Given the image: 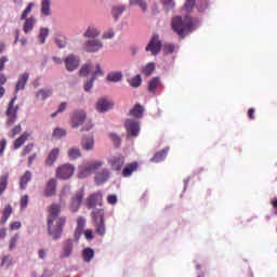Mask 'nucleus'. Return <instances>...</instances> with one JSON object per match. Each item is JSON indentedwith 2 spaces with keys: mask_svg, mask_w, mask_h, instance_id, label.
Listing matches in <instances>:
<instances>
[{
  "mask_svg": "<svg viewBox=\"0 0 277 277\" xmlns=\"http://www.w3.org/2000/svg\"><path fill=\"white\" fill-rule=\"evenodd\" d=\"M129 116H132V118H142L144 116V106L141 104H136L130 111Z\"/></svg>",
  "mask_w": 277,
  "mask_h": 277,
  "instance_id": "obj_29",
  "label": "nucleus"
},
{
  "mask_svg": "<svg viewBox=\"0 0 277 277\" xmlns=\"http://www.w3.org/2000/svg\"><path fill=\"white\" fill-rule=\"evenodd\" d=\"M167 10H172L174 8V0H161Z\"/></svg>",
  "mask_w": 277,
  "mask_h": 277,
  "instance_id": "obj_59",
  "label": "nucleus"
},
{
  "mask_svg": "<svg viewBox=\"0 0 277 277\" xmlns=\"http://www.w3.org/2000/svg\"><path fill=\"white\" fill-rule=\"evenodd\" d=\"M82 234L84 235L87 241H92V239H94V233L92 232V229L83 230Z\"/></svg>",
  "mask_w": 277,
  "mask_h": 277,
  "instance_id": "obj_56",
  "label": "nucleus"
},
{
  "mask_svg": "<svg viewBox=\"0 0 277 277\" xmlns=\"http://www.w3.org/2000/svg\"><path fill=\"white\" fill-rule=\"evenodd\" d=\"M194 5H196V1L186 0V2L184 4V10H186V12H192V10H194Z\"/></svg>",
  "mask_w": 277,
  "mask_h": 277,
  "instance_id": "obj_50",
  "label": "nucleus"
},
{
  "mask_svg": "<svg viewBox=\"0 0 277 277\" xmlns=\"http://www.w3.org/2000/svg\"><path fill=\"white\" fill-rule=\"evenodd\" d=\"M171 27L180 38H185L189 31H192V27H194V21L192 17L186 16L184 19L181 16H175L172 18Z\"/></svg>",
  "mask_w": 277,
  "mask_h": 277,
  "instance_id": "obj_2",
  "label": "nucleus"
},
{
  "mask_svg": "<svg viewBox=\"0 0 277 277\" xmlns=\"http://www.w3.org/2000/svg\"><path fill=\"white\" fill-rule=\"evenodd\" d=\"M55 42L60 49H64L66 47V37L64 36H57L55 38Z\"/></svg>",
  "mask_w": 277,
  "mask_h": 277,
  "instance_id": "obj_48",
  "label": "nucleus"
},
{
  "mask_svg": "<svg viewBox=\"0 0 277 277\" xmlns=\"http://www.w3.org/2000/svg\"><path fill=\"white\" fill-rule=\"evenodd\" d=\"M8 189V176L3 175L0 177V196Z\"/></svg>",
  "mask_w": 277,
  "mask_h": 277,
  "instance_id": "obj_45",
  "label": "nucleus"
},
{
  "mask_svg": "<svg viewBox=\"0 0 277 277\" xmlns=\"http://www.w3.org/2000/svg\"><path fill=\"white\" fill-rule=\"evenodd\" d=\"M168 150H170V148H164L156 153L150 159L151 163H160V161H164L166 157H168Z\"/></svg>",
  "mask_w": 277,
  "mask_h": 277,
  "instance_id": "obj_25",
  "label": "nucleus"
},
{
  "mask_svg": "<svg viewBox=\"0 0 277 277\" xmlns=\"http://www.w3.org/2000/svg\"><path fill=\"white\" fill-rule=\"evenodd\" d=\"M127 11V6L123 4H116L111 8V15L115 18V21H118L120 16H122V13Z\"/></svg>",
  "mask_w": 277,
  "mask_h": 277,
  "instance_id": "obj_24",
  "label": "nucleus"
},
{
  "mask_svg": "<svg viewBox=\"0 0 277 277\" xmlns=\"http://www.w3.org/2000/svg\"><path fill=\"white\" fill-rule=\"evenodd\" d=\"M21 228V221H15L10 224V230H18Z\"/></svg>",
  "mask_w": 277,
  "mask_h": 277,
  "instance_id": "obj_61",
  "label": "nucleus"
},
{
  "mask_svg": "<svg viewBox=\"0 0 277 277\" xmlns=\"http://www.w3.org/2000/svg\"><path fill=\"white\" fill-rule=\"evenodd\" d=\"M114 36H116V32H114V29H109L103 34L102 38L104 40H111V38H114Z\"/></svg>",
  "mask_w": 277,
  "mask_h": 277,
  "instance_id": "obj_53",
  "label": "nucleus"
},
{
  "mask_svg": "<svg viewBox=\"0 0 277 277\" xmlns=\"http://www.w3.org/2000/svg\"><path fill=\"white\" fill-rule=\"evenodd\" d=\"M48 37H49V28H41L39 34V40L42 44L47 42Z\"/></svg>",
  "mask_w": 277,
  "mask_h": 277,
  "instance_id": "obj_44",
  "label": "nucleus"
},
{
  "mask_svg": "<svg viewBox=\"0 0 277 277\" xmlns=\"http://www.w3.org/2000/svg\"><path fill=\"white\" fill-rule=\"evenodd\" d=\"M64 135H66V130L64 129H60V128H56L53 132V137H64Z\"/></svg>",
  "mask_w": 277,
  "mask_h": 277,
  "instance_id": "obj_51",
  "label": "nucleus"
},
{
  "mask_svg": "<svg viewBox=\"0 0 277 277\" xmlns=\"http://www.w3.org/2000/svg\"><path fill=\"white\" fill-rule=\"evenodd\" d=\"M67 155H68L69 159H71V160L79 159V157H81V149H79L77 147H71V148H69Z\"/></svg>",
  "mask_w": 277,
  "mask_h": 277,
  "instance_id": "obj_38",
  "label": "nucleus"
},
{
  "mask_svg": "<svg viewBox=\"0 0 277 277\" xmlns=\"http://www.w3.org/2000/svg\"><path fill=\"white\" fill-rule=\"evenodd\" d=\"M31 171H26L21 177H19V189H27V183L31 181Z\"/></svg>",
  "mask_w": 277,
  "mask_h": 277,
  "instance_id": "obj_28",
  "label": "nucleus"
},
{
  "mask_svg": "<svg viewBox=\"0 0 277 277\" xmlns=\"http://www.w3.org/2000/svg\"><path fill=\"white\" fill-rule=\"evenodd\" d=\"M83 36L84 38H98V36H101V30L95 26H89Z\"/></svg>",
  "mask_w": 277,
  "mask_h": 277,
  "instance_id": "obj_30",
  "label": "nucleus"
},
{
  "mask_svg": "<svg viewBox=\"0 0 277 277\" xmlns=\"http://www.w3.org/2000/svg\"><path fill=\"white\" fill-rule=\"evenodd\" d=\"M83 189H80L71 197L69 209L72 213H77V211H79V207H81V202L83 201Z\"/></svg>",
  "mask_w": 277,
  "mask_h": 277,
  "instance_id": "obj_9",
  "label": "nucleus"
},
{
  "mask_svg": "<svg viewBox=\"0 0 277 277\" xmlns=\"http://www.w3.org/2000/svg\"><path fill=\"white\" fill-rule=\"evenodd\" d=\"M102 166L103 161L101 160L80 166L78 169V179H85L87 176H90L92 172H96V170H98V168H102Z\"/></svg>",
  "mask_w": 277,
  "mask_h": 277,
  "instance_id": "obj_4",
  "label": "nucleus"
},
{
  "mask_svg": "<svg viewBox=\"0 0 277 277\" xmlns=\"http://www.w3.org/2000/svg\"><path fill=\"white\" fill-rule=\"evenodd\" d=\"M56 188H57V181H55V179H50L44 189V196L47 198H50L51 196H55Z\"/></svg>",
  "mask_w": 277,
  "mask_h": 277,
  "instance_id": "obj_20",
  "label": "nucleus"
},
{
  "mask_svg": "<svg viewBox=\"0 0 277 277\" xmlns=\"http://www.w3.org/2000/svg\"><path fill=\"white\" fill-rule=\"evenodd\" d=\"M8 62H9L8 56L0 57V72H3V70H5V64H8Z\"/></svg>",
  "mask_w": 277,
  "mask_h": 277,
  "instance_id": "obj_57",
  "label": "nucleus"
},
{
  "mask_svg": "<svg viewBox=\"0 0 277 277\" xmlns=\"http://www.w3.org/2000/svg\"><path fill=\"white\" fill-rule=\"evenodd\" d=\"M16 96H14L10 102L9 106L6 109V116H8V121L6 124L12 126L14 122H16V114H18V106L14 107V103H16Z\"/></svg>",
  "mask_w": 277,
  "mask_h": 277,
  "instance_id": "obj_8",
  "label": "nucleus"
},
{
  "mask_svg": "<svg viewBox=\"0 0 277 277\" xmlns=\"http://www.w3.org/2000/svg\"><path fill=\"white\" fill-rule=\"evenodd\" d=\"M82 259L84 263H90L94 259V250L92 248H85L82 251Z\"/></svg>",
  "mask_w": 277,
  "mask_h": 277,
  "instance_id": "obj_35",
  "label": "nucleus"
},
{
  "mask_svg": "<svg viewBox=\"0 0 277 277\" xmlns=\"http://www.w3.org/2000/svg\"><path fill=\"white\" fill-rule=\"evenodd\" d=\"M174 49H176L174 43H164L163 44L164 55H172V53H174Z\"/></svg>",
  "mask_w": 277,
  "mask_h": 277,
  "instance_id": "obj_42",
  "label": "nucleus"
},
{
  "mask_svg": "<svg viewBox=\"0 0 277 277\" xmlns=\"http://www.w3.org/2000/svg\"><path fill=\"white\" fill-rule=\"evenodd\" d=\"M108 166H110L111 170H115L116 172H122V168L124 167V156H113L108 160Z\"/></svg>",
  "mask_w": 277,
  "mask_h": 277,
  "instance_id": "obj_11",
  "label": "nucleus"
},
{
  "mask_svg": "<svg viewBox=\"0 0 277 277\" xmlns=\"http://www.w3.org/2000/svg\"><path fill=\"white\" fill-rule=\"evenodd\" d=\"M107 202L108 205H116V202H118V197L116 195H108Z\"/></svg>",
  "mask_w": 277,
  "mask_h": 277,
  "instance_id": "obj_60",
  "label": "nucleus"
},
{
  "mask_svg": "<svg viewBox=\"0 0 277 277\" xmlns=\"http://www.w3.org/2000/svg\"><path fill=\"white\" fill-rule=\"evenodd\" d=\"M103 48V41L98 39L88 40L84 47L87 53H96Z\"/></svg>",
  "mask_w": 277,
  "mask_h": 277,
  "instance_id": "obj_12",
  "label": "nucleus"
},
{
  "mask_svg": "<svg viewBox=\"0 0 277 277\" xmlns=\"http://www.w3.org/2000/svg\"><path fill=\"white\" fill-rule=\"evenodd\" d=\"M110 140L114 142V145L115 146H120V144H121V140L119 138V136L118 135H116V134H110Z\"/></svg>",
  "mask_w": 277,
  "mask_h": 277,
  "instance_id": "obj_58",
  "label": "nucleus"
},
{
  "mask_svg": "<svg viewBox=\"0 0 277 277\" xmlns=\"http://www.w3.org/2000/svg\"><path fill=\"white\" fill-rule=\"evenodd\" d=\"M209 8V1L208 0H198L197 1V9L199 12H205Z\"/></svg>",
  "mask_w": 277,
  "mask_h": 277,
  "instance_id": "obj_46",
  "label": "nucleus"
},
{
  "mask_svg": "<svg viewBox=\"0 0 277 277\" xmlns=\"http://www.w3.org/2000/svg\"><path fill=\"white\" fill-rule=\"evenodd\" d=\"M124 128L128 138L137 137V135H140V121L135 119H126Z\"/></svg>",
  "mask_w": 277,
  "mask_h": 277,
  "instance_id": "obj_6",
  "label": "nucleus"
},
{
  "mask_svg": "<svg viewBox=\"0 0 277 277\" xmlns=\"http://www.w3.org/2000/svg\"><path fill=\"white\" fill-rule=\"evenodd\" d=\"M85 229V217L78 216L77 217V226L75 230V239H81V236L83 235V230Z\"/></svg>",
  "mask_w": 277,
  "mask_h": 277,
  "instance_id": "obj_19",
  "label": "nucleus"
},
{
  "mask_svg": "<svg viewBox=\"0 0 277 277\" xmlns=\"http://www.w3.org/2000/svg\"><path fill=\"white\" fill-rule=\"evenodd\" d=\"M107 81H113L118 83V81H122V72L116 71L107 75Z\"/></svg>",
  "mask_w": 277,
  "mask_h": 277,
  "instance_id": "obj_36",
  "label": "nucleus"
},
{
  "mask_svg": "<svg viewBox=\"0 0 277 277\" xmlns=\"http://www.w3.org/2000/svg\"><path fill=\"white\" fill-rule=\"evenodd\" d=\"M12 213H13L12 206L11 205L5 206V208L2 211V217L0 220V224L1 225L6 224L8 220H10V215H12Z\"/></svg>",
  "mask_w": 277,
  "mask_h": 277,
  "instance_id": "obj_31",
  "label": "nucleus"
},
{
  "mask_svg": "<svg viewBox=\"0 0 277 277\" xmlns=\"http://www.w3.org/2000/svg\"><path fill=\"white\" fill-rule=\"evenodd\" d=\"M96 205L103 207V193L101 192L91 194L87 199L88 209H94Z\"/></svg>",
  "mask_w": 277,
  "mask_h": 277,
  "instance_id": "obj_10",
  "label": "nucleus"
},
{
  "mask_svg": "<svg viewBox=\"0 0 277 277\" xmlns=\"http://www.w3.org/2000/svg\"><path fill=\"white\" fill-rule=\"evenodd\" d=\"M91 68H92V64H90V63L82 66L80 69V76L88 77V75H90Z\"/></svg>",
  "mask_w": 277,
  "mask_h": 277,
  "instance_id": "obj_47",
  "label": "nucleus"
},
{
  "mask_svg": "<svg viewBox=\"0 0 277 277\" xmlns=\"http://www.w3.org/2000/svg\"><path fill=\"white\" fill-rule=\"evenodd\" d=\"M27 205H29V196L28 195H24L21 198V207H22V209H27Z\"/></svg>",
  "mask_w": 277,
  "mask_h": 277,
  "instance_id": "obj_55",
  "label": "nucleus"
},
{
  "mask_svg": "<svg viewBox=\"0 0 277 277\" xmlns=\"http://www.w3.org/2000/svg\"><path fill=\"white\" fill-rule=\"evenodd\" d=\"M105 72H103V69H101V65H96L95 71L93 72V76L90 80H88L84 84V91L90 92L94 85V81L96 80V77H103Z\"/></svg>",
  "mask_w": 277,
  "mask_h": 277,
  "instance_id": "obj_13",
  "label": "nucleus"
},
{
  "mask_svg": "<svg viewBox=\"0 0 277 277\" xmlns=\"http://www.w3.org/2000/svg\"><path fill=\"white\" fill-rule=\"evenodd\" d=\"M74 243L72 240L68 239L63 243V253L61 255L62 259H68L70 254H72Z\"/></svg>",
  "mask_w": 277,
  "mask_h": 277,
  "instance_id": "obj_22",
  "label": "nucleus"
},
{
  "mask_svg": "<svg viewBox=\"0 0 277 277\" xmlns=\"http://www.w3.org/2000/svg\"><path fill=\"white\" fill-rule=\"evenodd\" d=\"M27 81H29V74L27 72L22 74L17 80L15 92H18L19 90H25V87L27 85Z\"/></svg>",
  "mask_w": 277,
  "mask_h": 277,
  "instance_id": "obj_23",
  "label": "nucleus"
},
{
  "mask_svg": "<svg viewBox=\"0 0 277 277\" xmlns=\"http://www.w3.org/2000/svg\"><path fill=\"white\" fill-rule=\"evenodd\" d=\"M93 226L95 228V235L100 237H105V233H107V227L105 226V210L95 209L91 213Z\"/></svg>",
  "mask_w": 277,
  "mask_h": 277,
  "instance_id": "obj_3",
  "label": "nucleus"
},
{
  "mask_svg": "<svg viewBox=\"0 0 277 277\" xmlns=\"http://www.w3.org/2000/svg\"><path fill=\"white\" fill-rule=\"evenodd\" d=\"M17 242H18V235H14L10 240L9 250H14V248H16Z\"/></svg>",
  "mask_w": 277,
  "mask_h": 277,
  "instance_id": "obj_52",
  "label": "nucleus"
},
{
  "mask_svg": "<svg viewBox=\"0 0 277 277\" xmlns=\"http://www.w3.org/2000/svg\"><path fill=\"white\" fill-rule=\"evenodd\" d=\"M254 108H249L248 116L250 120H254Z\"/></svg>",
  "mask_w": 277,
  "mask_h": 277,
  "instance_id": "obj_64",
  "label": "nucleus"
},
{
  "mask_svg": "<svg viewBox=\"0 0 277 277\" xmlns=\"http://www.w3.org/2000/svg\"><path fill=\"white\" fill-rule=\"evenodd\" d=\"M10 265H12V256H10V255H4L3 258H2V262H1V266L2 267H10Z\"/></svg>",
  "mask_w": 277,
  "mask_h": 277,
  "instance_id": "obj_49",
  "label": "nucleus"
},
{
  "mask_svg": "<svg viewBox=\"0 0 277 277\" xmlns=\"http://www.w3.org/2000/svg\"><path fill=\"white\" fill-rule=\"evenodd\" d=\"M81 146L84 150H93L94 149V137H84L81 141Z\"/></svg>",
  "mask_w": 277,
  "mask_h": 277,
  "instance_id": "obj_33",
  "label": "nucleus"
},
{
  "mask_svg": "<svg viewBox=\"0 0 277 277\" xmlns=\"http://www.w3.org/2000/svg\"><path fill=\"white\" fill-rule=\"evenodd\" d=\"M138 168L140 163H137L136 161L130 162L123 168L121 176H123V179H129V176H132L133 172H137Z\"/></svg>",
  "mask_w": 277,
  "mask_h": 277,
  "instance_id": "obj_18",
  "label": "nucleus"
},
{
  "mask_svg": "<svg viewBox=\"0 0 277 277\" xmlns=\"http://www.w3.org/2000/svg\"><path fill=\"white\" fill-rule=\"evenodd\" d=\"M130 5L140 6L142 12H146L148 10V3H146V0H130Z\"/></svg>",
  "mask_w": 277,
  "mask_h": 277,
  "instance_id": "obj_37",
  "label": "nucleus"
},
{
  "mask_svg": "<svg viewBox=\"0 0 277 277\" xmlns=\"http://www.w3.org/2000/svg\"><path fill=\"white\" fill-rule=\"evenodd\" d=\"M128 83H130L132 88H140L142 85V76L136 75L135 77L130 78Z\"/></svg>",
  "mask_w": 277,
  "mask_h": 277,
  "instance_id": "obj_39",
  "label": "nucleus"
},
{
  "mask_svg": "<svg viewBox=\"0 0 277 277\" xmlns=\"http://www.w3.org/2000/svg\"><path fill=\"white\" fill-rule=\"evenodd\" d=\"M109 176H111V172L108 169H103L102 171L95 174V183L96 185H105L107 181H109Z\"/></svg>",
  "mask_w": 277,
  "mask_h": 277,
  "instance_id": "obj_17",
  "label": "nucleus"
},
{
  "mask_svg": "<svg viewBox=\"0 0 277 277\" xmlns=\"http://www.w3.org/2000/svg\"><path fill=\"white\" fill-rule=\"evenodd\" d=\"M30 150H34V144H28V145L24 148L22 155H23V156L29 155V151H30Z\"/></svg>",
  "mask_w": 277,
  "mask_h": 277,
  "instance_id": "obj_63",
  "label": "nucleus"
},
{
  "mask_svg": "<svg viewBox=\"0 0 277 277\" xmlns=\"http://www.w3.org/2000/svg\"><path fill=\"white\" fill-rule=\"evenodd\" d=\"M50 96H53V90L41 89L36 93L37 101H47Z\"/></svg>",
  "mask_w": 277,
  "mask_h": 277,
  "instance_id": "obj_27",
  "label": "nucleus"
},
{
  "mask_svg": "<svg viewBox=\"0 0 277 277\" xmlns=\"http://www.w3.org/2000/svg\"><path fill=\"white\" fill-rule=\"evenodd\" d=\"M6 146H8V140L1 138V141H0V157H3V153H5Z\"/></svg>",
  "mask_w": 277,
  "mask_h": 277,
  "instance_id": "obj_54",
  "label": "nucleus"
},
{
  "mask_svg": "<svg viewBox=\"0 0 277 277\" xmlns=\"http://www.w3.org/2000/svg\"><path fill=\"white\" fill-rule=\"evenodd\" d=\"M163 47V43L159 39V35H153L149 42L145 47L146 53H150V55H159L161 53V48Z\"/></svg>",
  "mask_w": 277,
  "mask_h": 277,
  "instance_id": "obj_5",
  "label": "nucleus"
},
{
  "mask_svg": "<svg viewBox=\"0 0 277 277\" xmlns=\"http://www.w3.org/2000/svg\"><path fill=\"white\" fill-rule=\"evenodd\" d=\"M57 157H60V148L55 147L48 155V158L45 160V166H53V163L57 161Z\"/></svg>",
  "mask_w": 277,
  "mask_h": 277,
  "instance_id": "obj_26",
  "label": "nucleus"
},
{
  "mask_svg": "<svg viewBox=\"0 0 277 277\" xmlns=\"http://www.w3.org/2000/svg\"><path fill=\"white\" fill-rule=\"evenodd\" d=\"M24 25H23V31L24 34H30V31H34V27L36 25V17L30 16L24 18Z\"/></svg>",
  "mask_w": 277,
  "mask_h": 277,
  "instance_id": "obj_21",
  "label": "nucleus"
},
{
  "mask_svg": "<svg viewBox=\"0 0 277 277\" xmlns=\"http://www.w3.org/2000/svg\"><path fill=\"white\" fill-rule=\"evenodd\" d=\"M41 14L43 16H51V0L41 1Z\"/></svg>",
  "mask_w": 277,
  "mask_h": 277,
  "instance_id": "obj_32",
  "label": "nucleus"
},
{
  "mask_svg": "<svg viewBox=\"0 0 277 277\" xmlns=\"http://www.w3.org/2000/svg\"><path fill=\"white\" fill-rule=\"evenodd\" d=\"M75 174V166L65 163L56 169V176L63 181H68Z\"/></svg>",
  "mask_w": 277,
  "mask_h": 277,
  "instance_id": "obj_7",
  "label": "nucleus"
},
{
  "mask_svg": "<svg viewBox=\"0 0 277 277\" xmlns=\"http://www.w3.org/2000/svg\"><path fill=\"white\" fill-rule=\"evenodd\" d=\"M83 122H85V113L83 110H78L72 114V117H71L72 129H77V127H81Z\"/></svg>",
  "mask_w": 277,
  "mask_h": 277,
  "instance_id": "obj_14",
  "label": "nucleus"
},
{
  "mask_svg": "<svg viewBox=\"0 0 277 277\" xmlns=\"http://www.w3.org/2000/svg\"><path fill=\"white\" fill-rule=\"evenodd\" d=\"M65 66L69 72H72V70H76V68H79V57L72 54L68 55L65 60Z\"/></svg>",
  "mask_w": 277,
  "mask_h": 277,
  "instance_id": "obj_16",
  "label": "nucleus"
},
{
  "mask_svg": "<svg viewBox=\"0 0 277 277\" xmlns=\"http://www.w3.org/2000/svg\"><path fill=\"white\" fill-rule=\"evenodd\" d=\"M34 8H36V3L29 2L21 15V21H25V18H27V16H29V14L31 13V10H34Z\"/></svg>",
  "mask_w": 277,
  "mask_h": 277,
  "instance_id": "obj_40",
  "label": "nucleus"
},
{
  "mask_svg": "<svg viewBox=\"0 0 277 277\" xmlns=\"http://www.w3.org/2000/svg\"><path fill=\"white\" fill-rule=\"evenodd\" d=\"M143 75L145 77H150L153 72H155V63H148L143 69H142Z\"/></svg>",
  "mask_w": 277,
  "mask_h": 277,
  "instance_id": "obj_41",
  "label": "nucleus"
},
{
  "mask_svg": "<svg viewBox=\"0 0 277 277\" xmlns=\"http://www.w3.org/2000/svg\"><path fill=\"white\" fill-rule=\"evenodd\" d=\"M48 235L52 239L57 240L64 233L66 216H60V213H62V206L60 203H52L48 209Z\"/></svg>",
  "mask_w": 277,
  "mask_h": 277,
  "instance_id": "obj_1",
  "label": "nucleus"
},
{
  "mask_svg": "<svg viewBox=\"0 0 277 277\" xmlns=\"http://www.w3.org/2000/svg\"><path fill=\"white\" fill-rule=\"evenodd\" d=\"M114 108V103H111L109 100L102 97L96 103V110L100 111V114H103L105 111H109V109Z\"/></svg>",
  "mask_w": 277,
  "mask_h": 277,
  "instance_id": "obj_15",
  "label": "nucleus"
},
{
  "mask_svg": "<svg viewBox=\"0 0 277 277\" xmlns=\"http://www.w3.org/2000/svg\"><path fill=\"white\" fill-rule=\"evenodd\" d=\"M21 131H23V129L21 128V126H16V127L12 130L11 137H16V135H18V133H21Z\"/></svg>",
  "mask_w": 277,
  "mask_h": 277,
  "instance_id": "obj_62",
  "label": "nucleus"
},
{
  "mask_svg": "<svg viewBox=\"0 0 277 277\" xmlns=\"http://www.w3.org/2000/svg\"><path fill=\"white\" fill-rule=\"evenodd\" d=\"M157 85H159V78H153L148 84V91L155 93L157 91Z\"/></svg>",
  "mask_w": 277,
  "mask_h": 277,
  "instance_id": "obj_43",
  "label": "nucleus"
},
{
  "mask_svg": "<svg viewBox=\"0 0 277 277\" xmlns=\"http://www.w3.org/2000/svg\"><path fill=\"white\" fill-rule=\"evenodd\" d=\"M26 140H29V133L24 132L14 142V149L18 150L23 144H25Z\"/></svg>",
  "mask_w": 277,
  "mask_h": 277,
  "instance_id": "obj_34",
  "label": "nucleus"
}]
</instances>
